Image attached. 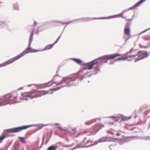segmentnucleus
Segmentation results:
<instances>
[{"label": "nucleus", "mask_w": 150, "mask_h": 150, "mask_svg": "<svg viewBox=\"0 0 150 150\" xmlns=\"http://www.w3.org/2000/svg\"><path fill=\"white\" fill-rule=\"evenodd\" d=\"M34 31V29H33L32 30L31 34L30 35L29 41V44L28 47L23 52L21 53L20 54L17 55V56L15 57L8 61L5 62L2 64L0 65V67H2L5 66L8 64H10L15 61L18 59L19 58H20L23 56H24L25 54L29 53V52H39L40 51V50H32L30 47V45L31 43L33 40V33Z\"/></svg>", "instance_id": "obj_1"}, {"label": "nucleus", "mask_w": 150, "mask_h": 150, "mask_svg": "<svg viewBox=\"0 0 150 150\" xmlns=\"http://www.w3.org/2000/svg\"><path fill=\"white\" fill-rule=\"evenodd\" d=\"M18 94L16 92L8 94L0 100V105L3 106L7 104H13L20 102L18 100Z\"/></svg>", "instance_id": "obj_2"}, {"label": "nucleus", "mask_w": 150, "mask_h": 150, "mask_svg": "<svg viewBox=\"0 0 150 150\" xmlns=\"http://www.w3.org/2000/svg\"><path fill=\"white\" fill-rule=\"evenodd\" d=\"M121 54H112L107 55L103 56L99 58L96 59L85 64L86 68L84 69H91L94 65L98 64L101 62V59H112L115 58L117 57L120 56Z\"/></svg>", "instance_id": "obj_3"}, {"label": "nucleus", "mask_w": 150, "mask_h": 150, "mask_svg": "<svg viewBox=\"0 0 150 150\" xmlns=\"http://www.w3.org/2000/svg\"><path fill=\"white\" fill-rule=\"evenodd\" d=\"M110 139H111L110 137H103L99 139L97 142H95L93 144H92V143H93L92 141L90 140H88L86 142V139H84L83 142H86L85 144H88V146H91L97 144L98 142L109 141Z\"/></svg>", "instance_id": "obj_4"}, {"label": "nucleus", "mask_w": 150, "mask_h": 150, "mask_svg": "<svg viewBox=\"0 0 150 150\" xmlns=\"http://www.w3.org/2000/svg\"><path fill=\"white\" fill-rule=\"evenodd\" d=\"M39 91L37 90H33L28 93H22V96L23 97H29L30 98H37L39 97Z\"/></svg>", "instance_id": "obj_5"}, {"label": "nucleus", "mask_w": 150, "mask_h": 150, "mask_svg": "<svg viewBox=\"0 0 150 150\" xmlns=\"http://www.w3.org/2000/svg\"><path fill=\"white\" fill-rule=\"evenodd\" d=\"M32 125H25L18 127L13 128L6 130L7 132L11 133L18 132L21 130L27 129L31 127Z\"/></svg>", "instance_id": "obj_6"}, {"label": "nucleus", "mask_w": 150, "mask_h": 150, "mask_svg": "<svg viewBox=\"0 0 150 150\" xmlns=\"http://www.w3.org/2000/svg\"><path fill=\"white\" fill-rule=\"evenodd\" d=\"M135 55H137L136 57H137L134 61V62H136L144 58L147 57L148 56L149 54L146 52L140 51L138 52Z\"/></svg>", "instance_id": "obj_7"}, {"label": "nucleus", "mask_w": 150, "mask_h": 150, "mask_svg": "<svg viewBox=\"0 0 150 150\" xmlns=\"http://www.w3.org/2000/svg\"><path fill=\"white\" fill-rule=\"evenodd\" d=\"M59 89L57 88H55L52 89H50L47 91H39L38 96L39 97H40L42 96L45 95L49 93L50 94H52L53 93V91H56Z\"/></svg>", "instance_id": "obj_8"}, {"label": "nucleus", "mask_w": 150, "mask_h": 150, "mask_svg": "<svg viewBox=\"0 0 150 150\" xmlns=\"http://www.w3.org/2000/svg\"><path fill=\"white\" fill-rule=\"evenodd\" d=\"M136 55H135V54L130 55L127 57L119 58L117 60L118 61H119L121 60H125V59H127V60L128 61H131L132 60H134V61L136 58Z\"/></svg>", "instance_id": "obj_9"}, {"label": "nucleus", "mask_w": 150, "mask_h": 150, "mask_svg": "<svg viewBox=\"0 0 150 150\" xmlns=\"http://www.w3.org/2000/svg\"><path fill=\"white\" fill-rule=\"evenodd\" d=\"M124 34L127 35L129 38L130 37V29L129 27H126L124 30Z\"/></svg>", "instance_id": "obj_10"}, {"label": "nucleus", "mask_w": 150, "mask_h": 150, "mask_svg": "<svg viewBox=\"0 0 150 150\" xmlns=\"http://www.w3.org/2000/svg\"><path fill=\"white\" fill-rule=\"evenodd\" d=\"M60 36H59V38H58L57 40L53 44H52V45H48L45 48L44 50H49L51 48H52L53 45L57 43V42L59 40L60 38Z\"/></svg>", "instance_id": "obj_11"}, {"label": "nucleus", "mask_w": 150, "mask_h": 150, "mask_svg": "<svg viewBox=\"0 0 150 150\" xmlns=\"http://www.w3.org/2000/svg\"><path fill=\"white\" fill-rule=\"evenodd\" d=\"M146 0H141L139 2L137 3L135 5L132 7L131 9H133L135 7H136L140 6L144 1Z\"/></svg>", "instance_id": "obj_12"}, {"label": "nucleus", "mask_w": 150, "mask_h": 150, "mask_svg": "<svg viewBox=\"0 0 150 150\" xmlns=\"http://www.w3.org/2000/svg\"><path fill=\"white\" fill-rule=\"evenodd\" d=\"M57 147V146H51L49 147L47 150H56Z\"/></svg>", "instance_id": "obj_13"}, {"label": "nucleus", "mask_w": 150, "mask_h": 150, "mask_svg": "<svg viewBox=\"0 0 150 150\" xmlns=\"http://www.w3.org/2000/svg\"><path fill=\"white\" fill-rule=\"evenodd\" d=\"M131 117V116L129 117H124L123 116L122 117V120L123 121H125L128 120Z\"/></svg>", "instance_id": "obj_14"}, {"label": "nucleus", "mask_w": 150, "mask_h": 150, "mask_svg": "<svg viewBox=\"0 0 150 150\" xmlns=\"http://www.w3.org/2000/svg\"><path fill=\"white\" fill-rule=\"evenodd\" d=\"M72 60L75 61L76 63L79 64H81L82 62V61L79 59L73 58Z\"/></svg>", "instance_id": "obj_15"}, {"label": "nucleus", "mask_w": 150, "mask_h": 150, "mask_svg": "<svg viewBox=\"0 0 150 150\" xmlns=\"http://www.w3.org/2000/svg\"><path fill=\"white\" fill-rule=\"evenodd\" d=\"M18 138L20 139V140L23 143H25L26 142L25 140V138L23 137H18Z\"/></svg>", "instance_id": "obj_16"}, {"label": "nucleus", "mask_w": 150, "mask_h": 150, "mask_svg": "<svg viewBox=\"0 0 150 150\" xmlns=\"http://www.w3.org/2000/svg\"><path fill=\"white\" fill-rule=\"evenodd\" d=\"M56 82H53L52 81H51L49 82L46 84V86L47 87H49L52 85L53 83H56Z\"/></svg>", "instance_id": "obj_17"}, {"label": "nucleus", "mask_w": 150, "mask_h": 150, "mask_svg": "<svg viewBox=\"0 0 150 150\" xmlns=\"http://www.w3.org/2000/svg\"><path fill=\"white\" fill-rule=\"evenodd\" d=\"M13 7L15 9H18V6L16 4H14Z\"/></svg>", "instance_id": "obj_18"}, {"label": "nucleus", "mask_w": 150, "mask_h": 150, "mask_svg": "<svg viewBox=\"0 0 150 150\" xmlns=\"http://www.w3.org/2000/svg\"><path fill=\"white\" fill-rule=\"evenodd\" d=\"M59 128L60 129H62L64 131H67V129L66 128H62L60 127H59Z\"/></svg>", "instance_id": "obj_19"}, {"label": "nucleus", "mask_w": 150, "mask_h": 150, "mask_svg": "<svg viewBox=\"0 0 150 150\" xmlns=\"http://www.w3.org/2000/svg\"><path fill=\"white\" fill-rule=\"evenodd\" d=\"M92 123L91 122H85V124L86 125H89L91 124Z\"/></svg>", "instance_id": "obj_20"}, {"label": "nucleus", "mask_w": 150, "mask_h": 150, "mask_svg": "<svg viewBox=\"0 0 150 150\" xmlns=\"http://www.w3.org/2000/svg\"><path fill=\"white\" fill-rule=\"evenodd\" d=\"M116 135L117 136H120V134H119V133H117L116 134Z\"/></svg>", "instance_id": "obj_21"}, {"label": "nucleus", "mask_w": 150, "mask_h": 150, "mask_svg": "<svg viewBox=\"0 0 150 150\" xmlns=\"http://www.w3.org/2000/svg\"><path fill=\"white\" fill-rule=\"evenodd\" d=\"M59 125V124H58V123H55L54 124V125Z\"/></svg>", "instance_id": "obj_22"}, {"label": "nucleus", "mask_w": 150, "mask_h": 150, "mask_svg": "<svg viewBox=\"0 0 150 150\" xmlns=\"http://www.w3.org/2000/svg\"><path fill=\"white\" fill-rule=\"evenodd\" d=\"M37 25V23L35 22H34V25Z\"/></svg>", "instance_id": "obj_23"}, {"label": "nucleus", "mask_w": 150, "mask_h": 150, "mask_svg": "<svg viewBox=\"0 0 150 150\" xmlns=\"http://www.w3.org/2000/svg\"><path fill=\"white\" fill-rule=\"evenodd\" d=\"M47 125H42V126H41V127H44V126H46Z\"/></svg>", "instance_id": "obj_24"}, {"label": "nucleus", "mask_w": 150, "mask_h": 150, "mask_svg": "<svg viewBox=\"0 0 150 150\" xmlns=\"http://www.w3.org/2000/svg\"><path fill=\"white\" fill-rule=\"evenodd\" d=\"M22 89H23V88H20L19 89V90Z\"/></svg>", "instance_id": "obj_25"}, {"label": "nucleus", "mask_w": 150, "mask_h": 150, "mask_svg": "<svg viewBox=\"0 0 150 150\" xmlns=\"http://www.w3.org/2000/svg\"><path fill=\"white\" fill-rule=\"evenodd\" d=\"M64 81V80L63 81H62L61 82V83L63 82Z\"/></svg>", "instance_id": "obj_26"}, {"label": "nucleus", "mask_w": 150, "mask_h": 150, "mask_svg": "<svg viewBox=\"0 0 150 150\" xmlns=\"http://www.w3.org/2000/svg\"><path fill=\"white\" fill-rule=\"evenodd\" d=\"M32 85H29L28 86H29V87H30V86H32Z\"/></svg>", "instance_id": "obj_27"}]
</instances>
